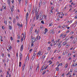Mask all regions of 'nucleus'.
Listing matches in <instances>:
<instances>
[{
  "instance_id": "16",
  "label": "nucleus",
  "mask_w": 77,
  "mask_h": 77,
  "mask_svg": "<svg viewBox=\"0 0 77 77\" xmlns=\"http://www.w3.org/2000/svg\"><path fill=\"white\" fill-rule=\"evenodd\" d=\"M51 33H52V35H53V34H54V32L53 31V30H52L51 31Z\"/></svg>"
},
{
  "instance_id": "24",
  "label": "nucleus",
  "mask_w": 77,
  "mask_h": 77,
  "mask_svg": "<svg viewBox=\"0 0 77 77\" xmlns=\"http://www.w3.org/2000/svg\"><path fill=\"white\" fill-rule=\"evenodd\" d=\"M9 29H10V30H11V29H12V27H11V25H9Z\"/></svg>"
},
{
  "instance_id": "23",
  "label": "nucleus",
  "mask_w": 77,
  "mask_h": 77,
  "mask_svg": "<svg viewBox=\"0 0 77 77\" xmlns=\"http://www.w3.org/2000/svg\"><path fill=\"white\" fill-rule=\"evenodd\" d=\"M35 57L33 56L32 58V60H34V59H35Z\"/></svg>"
},
{
  "instance_id": "36",
  "label": "nucleus",
  "mask_w": 77,
  "mask_h": 77,
  "mask_svg": "<svg viewBox=\"0 0 77 77\" xmlns=\"http://www.w3.org/2000/svg\"><path fill=\"white\" fill-rule=\"evenodd\" d=\"M48 51H49V50H50V47H48Z\"/></svg>"
},
{
  "instance_id": "10",
  "label": "nucleus",
  "mask_w": 77,
  "mask_h": 77,
  "mask_svg": "<svg viewBox=\"0 0 77 77\" xmlns=\"http://www.w3.org/2000/svg\"><path fill=\"white\" fill-rule=\"evenodd\" d=\"M22 57L23 55H22V54H20V60H21Z\"/></svg>"
},
{
  "instance_id": "1",
  "label": "nucleus",
  "mask_w": 77,
  "mask_h": 77,
  "mask_svg": "<svg viewBox=\"0 0 77 77\" xmlns=\"http://www.w3.org/2000/svg\"><path fill=\"white\" fill-rule=\"evenodd\" d=\"M35 17H36V20H38L39 18V14H38V11H37L36 10L35 11Z\"/></svg>"
},
{
  "instance_id": "27",
  "label": "nucleus",
  "mask_w": 77,
  "mask_h": 77,
  "mask_svg": "<svg viewBox=\"0 0 77 77\" xmlns=\"http://www.w3.org/2000/svg\"><path fill=\"white\" fill-rule=\"evenodd\" d=\"M11 11L12 12H13V11H14V8H11Z\"/></svg>"
},
{
  "instance_id": "57",
  "label": "nucleus",
  "mask_w": 77,
  "mask_h": 77,
  "mask_svg": "<svg viewBox=\"0 0 77 77\" xmlns=\"http://www.w3.org/2000/svg\"><path fill=\"white\" fill-rule=\"evenodd\" d=\"M2 29H5V27H4V26H3L2 27Z\"/></svg>"
},
{
  "instance_id": "13",
  "label": "nucleus",
  "mask_w": 77,
  "mask_h": 77,
  "mask_svg": "<svg viewBox=\"0 0 77 77\" xmlns=\"http://www.w3.org/2000/svg\"><path fill=\"white\" fill-rule=\"evenodd\" d=\"M29 60V56H27L26 57V60Z\"/></svg>"
},
{
  "instance_id": "32",
  "label": "nucleus",
  "mask_w": 77,
  "mask_h": 77,
  "mask_svg": "<svg viewBox=\"0 0 77 77\" xmlns=\"http://www.w3.org/2000/svg\"><path fill=\"white\" fill-rule=\"evenodd\" d=\"M17 25L18 26H20V24L19 23H17Z\"/></svg>"
},
{
  "instance_id": "63",
  "label": "nucleus",
  "mask_w": 77,
  "mask_h": 77,
  "mask_svg": "<svg viewBox=\"0 0 77 77\" xmlns=\"http://www.w3.org/2000/svg\"><path fill=\"white\" fill-rule=\"evenodd\" d=\"M18 39H20V36H18Z\"/></svg>"
},
{
  "instance_id": "60",
  "label": "nucleus",
  "mask_w": 77,
  "mask_h": 77,
  "mask_svg": "<svg viewBox=\"0 0 77 77\" xmlns=\"http://www.w3.org/2000/svg\"><path fill=\"white\" fill-rule=\"evenodd\" d=\"M38 40H39V39H41V36H39V38H38Z\"/></svg>"
},
{
  "instance_id": "37",
  "label": "nucleus",
  "mask_w": 77,
  "mask_h": 77,
  "mask_svg": "<svg viewBox=\"0 0 77 77\" xmlns=\"http://www.w3.org/2000/svg\"><path fill=\"white\" fill-rule=\"evenodd\" d=\"M35 56H36V54H35V53H34L33 54V56H34L35 57Z\"/></svg>"
},
{
  "instance_id": "59",
  "label": "nucleus",
  "mask_w": 77,
  "mask_h": 77,
  "mask_svg": "<svg viewBox=\"0 0 77 77\" xmlns=\"http://www.w3.org/2000/svg\"><path fill=\"white\" fill-rule=\"evenodd\" d=\"M10 50V49H9V48H8V49H7V51H9Z\"/></svg>"
},
{
  "instance_id": "45",
  "label": "nucleus",
  "mask_w": 77,
  "mask_h": 77,
  "mask_svg": "<svg viewBox=\"0 0 77 77\" xmlns=\"http://www.w3.org/2000/svg\"><path fill=\"white\" fill-rule=\"evenodd\" d=\"M68 39H69V38H66L65 39V40H66V41H68Z\"/></svg>"
},
{
  "instance_id": "41",
  "label": "nucleus",
  "mask_w": 77,
  "mask_h": 77,
  "mask_svg": "<svg viewBox=\"0 0 77 77\" xmlns=\"http://www.w3.org/2000/svg\"><path fill=\"white\" fill-rule=\"evenodd\" d=\"M10 38H11V41H12V40H13V38H12V37H11Z\"/></svg>"
},
{
  "instance_id": "61",
  "label": "nucleus",
  "mask_w": 77,
  "mask_h": 77,
  "mask_svg": "<svg viewBox=\"0 0 77 77\" xmlns=\"http://www.w3.org/2000/svg\"><path fill=\"white\" fill-rule=\"evenodd\" d=\"M7 75H8L9 74V71H7Z\"/></svg>"
},
{
  "instance_id": "55",
  "label": "nucleus",
  "mask_w": 77,
  "mask_h": 77,
  "mask_svg": "<svg viewBox=\"0 0 77 77\" xmlns=\"http://www.w3.org/2000/svg\"><path fill=\"white\" fill-rule=\"evenodd\" d=\"M8 57H10V54H8Z\"/></svg>"
},
{
  "instance_id": "2",
  "label": "nucleus",
  "mask_w": 77,
  "mask_h": 77,
  "mask_svg": "<svg viewBox=\"0 0 77 77\" xmlns=\"http://www.w3.org/2000/svg\"><path fill=\"white\" fill-rule=\"evenodd\" d=\"M41 55H42V54H41V51H40L37 54V57H39V56H41Z\"/></svg>"
},
{
  "instance_id": "43",
  "label": "nucleus",
  "mask_w": 77,
  "mask_h": 77,
  "mask_svg": "<svg viewBox=\"0 0 77 77\" xmlns=\"http://www.w3.org/2000/svg\"><path fill=\"white\" fill-rule=\"evenodd\" d=\"M5 21V24H7V21H5V20H4Z\"/></svg>"
},
{
  "instance_id": "50",
  "label": "nucleus",
  "mask_w": 77,
  "mask_h": 77,
  "mask_svg": "<svg viewBox=\"0 0 77 77\" xmlns=\"http://www.w3.org/2000/svg\"><path fill=\"white\" fill-rule=\"evenodd\" d=\"M52 25V23H50L49 24V26H51Z\"/></svg>"
},
{
  "instance_id": "14",
  "label": "nucleus",
  "mask_w": 77,
  "mask_h": 77,
  "mask_svg": "<svg viewBox=\"0 0 77 77\" xmlns=\"http://www.w3.org/2000/svg\"><path fill=\"white\" fill-rule=\"evenodd\" d=\"M68 27V26L67 25H63V28H65V27Z\"/></svg>"
},
{
  "instance_id": "21",
  "label": "nucleus",
  "mask_w": 77,
  "mask_h": 77,
  "mask_svg": "<svg viewBox=\"0 0 77 77\" xmlns=\"http://www.w3.org/2000/svg\"><path fill=\"white\" fill-rule=\"evenodd\" d=\"M32 68H33V66L31 65L30 66V69H31V70H32Z\"/></svg>"
},
{
  "instance_id": "38",
  "label": "nucleus",
  "mask_w": 77,
  "mask_h": 77,
  "mask_svg": "<svg viewBox=\"0 0 77 77\" xmlns=\"http://www.w3.org/2000/svg\"><path fill=\"white\" fill-rule=\"evenodd\" d=\"M4 56V54L2 53V57H3Z\"/></svg>"
},
{
  "instance_id": "48",
  "label": "nucleus",
  "mask_w": 77,
  "mask_h": 77,
  "mask_svg": "<svg viewBox=\"0 0 77 77\" xmlns=\"http://www.w3.org/2000/svg\"><path fill=\"white\" fill-rule=\"evenodd\" d=\"M59 65H60V66H62V63H60L59 64Z\"/></svg>"
},
{
  "instance_id": "15",
  "label": "nucleus",
  "mask_w": 77,
  "mask_h": 77,
  "mask_svg": "<svg viewBox=\"0 0 77 77\" xmlns=\"http://www.w3.org/2000/svg\"><path fill=\"white\" fill-rule=\"evenodd\" d=\"M67 44V43L66 42H65L63 43V45H66Z\"/></svg>"
},
{
  "instance_id": "62",
  "label": "nucleus",
  "mask_w": 77,
  "mask_h": 77,
  "mask_svg": "<svg viewBox=\"0 0 77 77\" xmlns=\"http://www.w3.org/2000/svg\"><path fill=\"white\" fill-rule=\"evenodd\" d=\"M31 46H33V43H32L31 44Z\"/></svg>"
},
{
  "instance_id": "35",
  "label": "nucleus",
  "mask_w": 77,
  "mask_h": 77,
  "mask_svg": "<svg viewBox=\"0 0 77 77\" xmlns=\"http://www.w3.org/2000/svg\"><path fill=\"white\" fill-rule=\"evenodd\" d=\"M3 9H6V7H4V6H3Z\"/></svg>"
},
{
  "instance_id": "30",
  "label": "nucleus",
  "mask_w": 77,
  "mask_h": 77,
  "mask_svg": "<svg viewBox=\"0 0 77 77\" xmlns=\"http://www.w3.org/2000/svg\"><path fill=\"white\" fill-rule=\"evenodd\" d=\"M48 65L46 66L45 67V68L44 69H47V68H48Z\"/></svg>"
},
{
  "instance_id": "47",
  "label": "nucleus",
  "mask_w": 77,
  "mask_h": 77,
  "mask_svg": "<svg viewBox=\"0 0 77 77\" xmlns=\"http://www.w3.org/2000/svg\"><path fill=\"white\" fill-rule=\"evenodd\" d=\"M69 46V45H66V48H68V47Z\"/></svg>"
},
{
  "instance_id": "26",
  "label": "nucleus",
  "mask_w": 77,
  "mask_h": 77,
  "mask_svg": "<svg viewBox=\"0 0 77 77\" xmlns=\"http://www.w3.org/2000/svg\"><path fill=\"white\" fill-rule=\"evenodd\" d=\"M26 24H27V20H28V19H27V18L26 17Z\"/></svg>"
},
{
  "instance_id": "58",
  "label": "nucleus",
  "mask_w": 77,
  "mask_h": 77,
  "mask_svg": "<svg viewBox=\"0 0 77 77\" xmlns=\"http://www.w3.org/2000/svg\"><path fill=\"white\" fill-rule=\"evenodd\" d=\"M45 73V72H43L42 73V74H44Z\"/></svg>"
},
{
  "instance_id": "51",
  "label": "nucleus",
  "mask_w": 77,
  "mask_h": 77,
  "mask_svg": "<svg viewBox=\"0 0 77 77\" xmlns=\"http://www.w3.org/2000/svg\"><path fill=\"white\" fill-rule=\"evenodd\" d=\"M67 6H68V5H67L65 6L64 9H66V7H67Z\"/></svg>"
},
{
  "instance_id": "46",
  "label": "nucleus",
  "mask_w": 77,
  "mask_h": 77,
  "mask_svg": "<svg viewBox=\"0 0 77 77\" xmlns=\"http://www.w3.org/2000/svg\"><path fill=\"white\" fill-rule=\"evenodd\" d=\"M63 35V34H62V33H61V35H60V38L62 37V35Z\"/></svg>"
},
{
  "instance_id": "54",
  "label": "nucleus",
  "mask_w": 77,
  "mask_h": 77,
  "mask_svg": "<svg viewBox=\"0 0 77 77\" xmlns=\"http://www.w3.org/2000/svg\"><path fill=\"white\" fill-rule=\"evenodd\" d=\"M77 16H75V17H74V18H75V19H77Z\"/></svg>"
},
{
  "instance_id": "5",
  "label": "nucleus",
  "mask_w": 77,
  "mask_h": 77,
  "mask_svg": "<svg viewBox=\"0 0 77 77\" xmlns=\"http://www.w3.org/2000/svg\"><path fill=\"white\" fill-rule=\"evenodd\" d=\"M31 6H32V4H31L30 6V5H29V8H28V10L29 12H30V11H31Z\"/></svg>"
},
{
  "instance_id": "64",
  "label": "nucleus",
  "mask_w": 77,
  "mask_h": 77,
  "mask_svg": "<svg viewBox=\"0 0 77 77\" xmlns=\"http://www.w3.org/2000/svg\"><path fill=\"white\" fill-rule=\"evenodd\" d=\"M77 14V11L75 12V14Z\"/></svg>"
},
{
  "instance_id": "22",
  "label": "nucleus",
  "mask_w": 77,
  "mask_h": 77,
  "mask_svg": "<svg viewBox=\"0 0 77 77\" xmlns=\"http://www.w3.org/2000/svg\"><path fill=\"white\" fill-rule=\"evenodd\" d=\"M7 2L8 3L9 5H9H10V1H9V0H8Z\"/></svg>"
},
{
  "instance_id": "53",
  "label": "nucleus",
  "mask_w": 77,
  "mask_h": 77,
  "mask_svg": "<svg viewBox=\"0 0 77 77\" xmlns=\"http://www.w3.org/2000/svg\"><path fill=\"white\" fill-rule=\"evenodd\" d=\"M69 30H68L66 32V33H69Z\"/></svg>"
},
{
  "instance_id": "12",
  "label": "nucleus",
  "mask_w": 77,
  "mask_h": 77,
  "mask_svg": "<svg viewBox=\"0 0 77 77\" xmlns=\"http://www.w3.org/2000/svg\"><path fill=\"white\" fill-rule=\"evenodd\" d=\"M28 17H29V13H28V12H27L26 13V18H27V19H28Z\"/></svg>"
},
{
  "instance_id": "19",
  "label": "nucleus",
  "mask_w": 77,
  "mask_h": 77,
  "mask_svg": "<svg viewBox=\"0 0 77 77\" xmlns=\"http://www.w3.org/2000/svg\"><path fill=\"white\" fill-rule=\"evenodd\" d=\"M13 22L14 24H15V19L14 18L13 19Z\"/></svg>"
},
{
  "instance_id": "49",
  "label": "nucleus",
  "mask_w": 77,
  "mask_h": 77,
  "mask_svg": "<svg viewBox=\"0 0 77 77\" xmlns=\"http://www.w3.org/2000/svg\"><path fill=\"white\" fill-rule=\"evenodd\" d=\"M24 36H26V33L25 34H24V35H23V37L24 38Z\"/></svg>"
},
{
  "instance_id": "31",
  "label": "nucleus",
  "mask_w": 77,
  "mask_h": 77,
  "mask_svg": "<svg viewBox=\"0 0 77 77\" xmlns=\"http://www.w3.org/2000/svg\"><path fill=\"white\" fill-rule=\"evenodd\" d=\"M41 23H42V24H44V20H42L41 21Z\"/></svg>"
},
{
  "instance_id": "8",
  "label": "nucleus",
  "mask_w": 77,
  "mask_h": 77,
  "mask_svg": "<svg viewBox=\"0 0 77 77\" xmlns=\"http://www.w3.org/2000/svg\"><path fill=\"white\" fill-rule=\"evenodd\" d=\"M53 8L52 9L49 11V12H50V14H53V11L52 10H53Z\"/></svg>"
},
{
  "instance_id": "17",
  "label": "nucleus",
  "mask_w": 77,
  "mask_h": 77,
  "mask_svg": "<svg viewBox=\"0 0 77 77\" xmlns=\"http://www.w3.org/2000/svg\"><path fill=\"white\" fill-rule=\"evenodd\" d=\"M44 68H45V67H44V68L43 69H42L40 70V72H42V71H43V70H44V69H44Z\"/></svg>"
},
{
  "instance_id": "9",
  "label": "nucleus",
  "mask_w": 77,
  "mask_h": 77,
  "mask_svg": "<svg viewBox=\"0 0 77 77\" xmlns=\"http://www.w3.org/2000/svg\"><path fill=\"white\" fill-rule=\"evenodd\" d=\"M23 50V45H22L20 47V51H22Z\"/></svg>"
},
{
  "instance_id": "6",
  "label": "nucleus",
  "mask_w": 77,
  "mask_h": 77,
  "mask_svg": "<svg viewBox=\"0 0 77 77\" xmlns=\"http://www.w3.org/2000/svg\"><path fill=\"white\" fill-rule=\"evenodd\" d=\"M26 67V65H25V64H24V65L22 66V71H24V68Z\"/></svg>"
},
{
  "instance_id": "7",
  "label": "nucleus",
  "mask_w": 77,
  "mask_h": 77,
  "mask_svg": "<svg viewBox=\"0 0 77 77\" xmlns=\"http://www.w3.org/2000/svg\"><path fill=\"white\" fill-rule=\"evenodd\" d=\"M37 32V33H39V30L38 29H36L35 31V32Z\"/></svg>"
},
{
  "instance_id": "28",
  "label": "nucleus",
  "mask_w": 77,
  "mask_h": 77,
  "mask_svg": "<svg viewBox=\"0 0 77 77\" xmlns=\"http://www.w3.org/2000/svg\"><path fill=\"white\" fill-rule=\"evenodd\" d=\"M51 5H53V1L51 2Z\"/></svg>"
},
{
  "instance_id": "18",
  "label": "nucleus",
  "mask_w": 77,
  "mask_h": 77,
  "mask_svg": "<svg viewBox=\"0 0 77 77\" xmlns=\"http://www.w3.org/2000/svg\"><path fill=\"white\" fill-rule=\"evenodd\" d=\"M45 3H46V1H44L43 3V5H45Z\"/></svg>"
},
{
  "instance_id": "42",
  "label": "nucleus",
  "mask_w": 77,
  "mask_h": 77,
  "mask_svg": "<svg viewBox=\"0 0 77 77\" xmlns=\"http://www.w3.org/2000/svg\"><path fill=\"white\" fill-rule=\"evenodd\" d=\"M32 15H34V12L33 11H32Z\"/></svg>"
},
{
  "instance_id": "11",
  "label": "nucleus",
  "mask_w": 77,
  "mask_h": 77,
  "mask_svg": "<svg viewBox=\"0 0 77 77\" xmlns=\"http://www.w3.org/2000/svg\"><path fill=\"white\" fill-rule=\"evenodd\" d=\"M45 30L44 31V33L45 34L46 33H47V32L48 31V29H47V28H45Z\"/></svg>"
},
{
  "instance_id": "33",
  "label": "nucleus",
  "mask_w": 77,
  "mask_h": 77,
  "mask_svg": "<svg viewBox=\"0 0 77 77\" xmlns=\"http://www.w3.org/2000/svg\"><path fill=\"white\" fill-rule=\"evenodd\" d=\"M68 66V64H67L65 66V68H67Z\"/></svg>"
},
{
  "instance_id": "52",
  "label": "nucleus",
  "mask_w": 77,
  "mask_h": 77,
  "mask_svg": "<svg viewBox=\"0 0 77 77\" xmlns=\"http://www.w3.org/2000/svg\"><path fill=\"white\" fill-rule=\"evenodd\" d=\"M33 21H35V16L33 19Z\"/></svg>"
},
{
  "instance_id": "34",
  "label": "nucleus",
  "mask_w": 77,
  "mask_h": 77,
  "mask_svg": "<svg viewBox=\"0 0 77 77\" xmlns=\"http://www.w3.org/2000/svg\"><path fill=\"white\" fill-rule=\"evenodd\" d=\"M69 74H70V72H69L66 74V75H69Z\"/></svg>"
},
{
  "instance_id": "25",
  "label": "nucleus",
  "mask_w": 77,
  "mask_h": 77,
  "mask_svg": "<svg viewBox=\"0 0 77 77\" xmlns=\"http://www.w3.org/2000/svg\"><path fill=\"white\" fill-rule=\"evenodd\" d=\"M56 69H57V71H59V68L57 67L56 68Z\"/></svg>"
},
{
  "instance_id": "56",
  "label": "nucleus",
  "mask_w": 77,
  "mask_h": 77,
  "mask_svg": "<svg viewBox=\"0 0 77 77\" xmlns=\"http://www.w3.org/2000/svg\"><path fill=\"white\" fill-rule=\"evenodd\" d=\"M72 66H75L76 65H74V64L73 65H72Z\"/></svg>"
},
{
  "instance_id": "39",
  "label": "nucleus",
  "mask_w": 77,
  "mask_h": 77,
  "mask_svg": "<svg viewBox=\"0 0 77 77\" xmlns=\"http://www.w3.org/2000/svg\"><path fill=\"white\" fill-rule=\"evenodd\" d=\"M42 18L43 19H44V18H45V16L43 15Z\"/></svg>"
},
{
  "instance_id": "29",
  "label": "nucleus",
  "mask_w": 77,
  "mask_h": 77,
  "mask_svg": "<svg viewBox=\"0 0 77 77\" xmlns=\"http://www.w3.org/2000/svg\"><path fill=\"white\" fill-rule=\"evenodd\" d=\"M23 41V38L22 37L21 38V42H22Z\"/></svg>"
},
{
  "instance_id": "4",
  "label": "nucleus",
  "mask_w": 77,
  "mask_h": 77,
  "mask_svg": "<svg viewBox=\"0 0 77 77\" xmlns=\"http://www.w3.org/2000/svg\"><path fill=\"white\" fill-rule=\"evenodd\" d=\"M32 42H35V41H36V38L35 37H33L32 38Z\"/></svg>"
},
{
  "instance_id": "3",
  "label": "nucleus",
  "mask_w": 77,
  "mask_h": 77,
  "mask_svg": "<svg viewBox=\"0 0 77 77\" xmlns=\"http://www.w3.org/2000/svg\"><path fill=\"white\" fill-rule=\"evenodd\" d=\"M42 1L41 0L40 2H39V7L40 8V7H41V6L42 5Z\"/></svg>"
},
{
  "instance_id": "44",
  "label": "nucleus",
  "mask_w": 77,
  "mask_h": 77,
  "mask_svg": "<svg viewBox=\"0 0 77 77\" xmlns=\"http://www.w3.org/2000/svg\"><path fill=\"white\" fill-rule=\"evenodd\" d=\"M58 47H59V48H60V47H61V45H58Z\"/></svg>"
},
{
  "instance_id": "20",
  "label": "nucleus",
  "mask_w": 77,
  "mask_h": 77,
  "mask_svg": "<svg viewBox=\"0 0 77 77\" xmlns=\"http://www.w3.org/2000/svg\"><path fill=\"white\" fill-rule=\"evenodd\" d=\"M21 62H19V66L20 67H21Z\"/></svg>"
},
{
  "instance_id": "40",
  "label": "nucleus",
  "mask_w": 77,
  "mask_h": 77,
  "mask_svg": "<svg viewBox=\"0 0 77 77\" xmlns=\"http://www.w3.org/2000/svg\"><path fill=\"white\" fill-rule=\"evenodd\" d=\"M38 37H39V35H37L36 37V39H37V41L38 40Z\"/></svg>"
}]
</instances>
